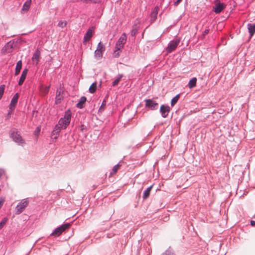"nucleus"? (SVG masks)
Masks as SVG:
<instances>
[{
  "label": "nucleus",
  "instance_id": "nucleus-20",
  "mask_svg": "<svg viewBox=\"0 0 255 255\" xmlns=\"http://www.w3.org/2000/svg\"><path fill=\"white\" fill-rule=\"evenodd\" d=\"M50 86H41L40 88V91L41 95L45 96L49 92Z\"/></svg>",
  "mask_w": 255,
  "mask_h": 255
},
{
  "label": "nucleus",
  "instance_id": "nucleus-41",
  "mask_svg": "<svg viewBox=\"0 0 255 255\" xmlns=\"http://www.w3.org/2000/svg\"><path fill=\"white\" fill-rule=\"evenodd\" d=\"M81 1L84 2H88V1H90L89 0H81Z\"/></svg>",
  "mask_w": 255,
  "mask_h": 255
},
{
  "label": "nucleus",
  "instance_id": "nucleus-5",
  "mask_svg": "<svg viewBox=\"0 0 255 255\" xmlns=\"http://www.w3.org/2000/svg\"><path fill=\"white\" fill-rule=\"evenodd\" d=\"M127 41V36L125 33H123L119 39L116 45V48L117 50L122 49Z\"/></svg>",
  "mask_w": 255,
  "mask_h": 255
},
{
  "label": "nucleus",
  "instance_id": "nucleus-12",
  "mask_svg": "<svg viewBox=\"0 0 255 255\" xmlns=\"http://www.w3.org/2000/svg\"><path fill=\"white\" fill-rule=\"evenodd\" d=\"M19 96L18 93L15 94L14 96L13 97L11 102L10 104L9 105V109L13 111L15 107V105L17 102Z\"/></svg>",
  "mask_w": 255,
  "mask_h": 255
},
{
  "label": "nucleus",
  "instance_id": "nucleus-27",
  "mask_svg": "<svg viewBox=\"0 0 255 255\" xmlns=\"http://www.w3.org/2000/svg\"><path fill=\"white\" fill-rule=\"evenodd\" d=\"M180 96L179 95H177L175 97H174L171 101V105L172 106H173L178 101L179 99Z\"/></svg>",
  "mask_w": 255,
  "mask_h": 255
},
{
  "label": "nucleus",
  "instance_id": "nucleus-36",
  "mask_svg": "<svg viewBox=\"0 0 255 255\" xmlns=\"http://www.w3.org/2000/svg\"><path fill=\"white\" fill-rule=\"evenodd\" d=\"M4 202V199L3 198H1L0 199V208H1L2 205Z\"/></svg>",
  "mask_w": 255,
  "mask_h": 255
},
{
  "label": "nucleus",
  "instance_id": "nucleus-23",
  "mask_svg": "<svg viewBox=\"0 0 255 255\" xmlns=\"http://www.w3.org/2000/svg\"><path fill=\"white\" fill-rule=\"evenodd\" d=\"M197 79L196 78H193L191 79L188 83V87L189 88L192 89L195 87L196 85Z\"/></svg>",
  "mask_w": 255,
  "mask_h": 255
},
{
  "label": "nucleus",
  "instance_id": "nucleus-4",
  "mask_svg": "<svg viewBox=\"0 0 255 255\" xmlns=\"http://www.w3.org/2000/svg\"><path fill=\"white\" fill-rule=\"evenodd\" d=\"M105 50V47L104 45L100 42L97 46V49L95 51V55L96 58H100L102 57L103 52Z\"/></svg>",
  "mask_w": 255,
  "mask_h": 255
},
{
  "label": "nucleus",
  "instance_id": "nucleus-13",
  "mask_svg": "<svg viewBox=\"0 0 255 255\" xmlns=\"http://www.w3.org/2000/svg\"><path fill=\"white\" fill-rule=\"evenodd\" d=\"M159 11L158 6H155L152 10L150 14V21L151 22H154L157 18V15Z\"/></svg>",
  "mask_w": 255,
  "mask_h": 255
},
{
  "label": "nucleus",
  "instance_id": "nucleus-18",
  "mask_svg": "<svg viewBox=\"0 0 255 255\" xmlns=\"http://www.w3.org/2000/svg\"><path fill=\"white\" fill-rule=\"evenodd\" d=\"M27 72H28L27 69H24L23 70V71H22V74L20 76V79H19V81L18 82V85L19 86L22 85V84L23 83V82L26 78Z\"/></svg>",
  "mask_w": 255,
  "mask_h": 255
},
{
  "label": "nucleus",
  "instance_id": "nucleus-6",
  "mask_svg": "<svg viewBox=\"0 0 255 255\" xmlns=\"http://www.w3.org/2000/svg\"><path fill=\"white\" fill-rule=\"evenodd\" d=\"M11 137L15 142L20 145H22L24 143V141L17 131H13L11 134Z\"/></svg>",
  "mask_w": 255,
  "mask_h": 255
},
{
  "label": "nucleus",
  "instance_id": "nucleus-40",
  "mask_svg": "<svg viewBox=\"0 0 255 255\" xmlns=\"http://www.w3.org/2000/svg\"><path fill=\"white\" fill-rule=\"evenodd\" d=\"M251 225L252 226H255V221H251Z\"/></svg>",
  "mask_w": 255,
  "mask_h": 255
},
{
  "label": "nucleus",
  "instance_id": "nucleus-24",
  "mask_svg": "<svg viewBox=\"0 0 255 255\" xmlns=\"http://www.w3.org/2000/svg\"><path fill=\"white\" fill-rule=\"evenodd\" d=\"M152 188V186H150L144 192L143 195V199H146L149 197Z\"/></svg>",
  "mask_w": 255,
  "mask_h": 255
},
{
  "label": "nucleus",
  "instance_id": "nucleus-29",
  "mask_svg": "<svg viewBox=\"0 0 255 255\" xmlns=\"http://www.w3.org/2000/svg\"><path fill=\"white\" fill-rule=\"evenodd\" d=\"M137 31V25H134L133 28H132V29L131 30V35L132 36H134L136 32Z\"/></svg>",
  "mask_w": 255,
  "mask_h": 255
},
{
  "label": "nucleus",
  "instance_id": "nucleus-3",
  "mask_svg": "<svg viewBox=\"0 0 255 255\" xmlns=\"http://www.w3.org/2000/svg\"><path fill=\"white\" fill-rule=\"evenodd\" d=\"M29 201L27 199H23L16 207V214H19L22 213L28 206Z\"/></svg>",
  "mask_w": 255,
  "mask_h": 255
},
{
  "label": "nucleus",
  "instance_id": "nucleus-22",
  "mask_svg": "<svg viewBox=\"0 0 255 255\" xmlns=\"http://www.w3.org/2000/svg\"><path fill=\"white\" fill-rule=\"evenodd\" d=\"M86 101V98L85 97H82L79 102L77 104V107L79 108H82L83 107V105Z\"/></svg>",
  "mask_w": 255,
  "mask_h": 255
},
{
  "label": "nucleus",
  "instance_id": "nucleus-33",
  "mask_svg": "<svg viewBox=\"0 0 255 255\" xmlns=\"http://www.w3.org/2000/svg\"><path fill=\"white\" fill-rule=\"evenodd\" d=\"M117 48H116V50L114 51V55L115 57H118L120 55V52L121 50H117Z\"/></svg>",
  "mask_w": 255,
  "mask_h": 255
},
{
  "label": "nucleus",
  "instance_id": "nucleus-35",
  "mask_svg": "<svg viewBox=\"0 0 255 255\" xmlns=\"http://www.w3.org/2000/svg\"><path fill=\"white\" fill-rule=\"evenodd\" d=\"M163 255H175L173 253L169 252L166 251L165 253L163 254Z\"/></svg>",
  "mask_w": 255,
  "mask_h": 255
},
{
  "label": "nucleus",
  "instance_id": "nucleus-34",
  "mask_svg": "<svg viewBox=\"0 0 255 255\" xmlns=\"http://www.w3.org/2000/svg\"><path fill=\"white\" fill-rule=\"evenodd\" d=\"M105 106H106V102L104 101L103 102V103H102V105L100 107L99 110L100 111H103L104 110V109H105Z\"/></svg>",
  "mask_w": 255,
  "mask_h": 255
},
{
  "label": "nucleus",
  "instance_id": "nucleus-32",
  "mask_svg": "<svg viewBox=\"0 0 255 255\" xmlns=\"http://www.w3.org/2000/svg\"><path fill=\"white\" fill-rule=\"evenodd\" d=\"M67 22L66 21H61L58 23V26L61 28H63L66 26Z\"/></svg>",
  "mask_w": 255,
  "mask_h": 255
},
{
  "label": "nucleus",
  "instance_id": "nucleus-14",
  "mask_svg": "<svg viewBox=\"0 0 255 255\" xmlns=\"http://www.w3.org/2000/svg\"><path fill=\"white\" fill-rule=\"evenodd\" d=\"M93 31L91 29H88L86 34L84 37L83 44L86 45L87 41H88L93 35Z\"/></svg>",
  "mask_w": 255,
  "mask_h": 255
},
{
  "label": "nucleus",
  "instance_id": "nucleus-11",
  "mask_svg": "<svg viewBox=\"0 0 255 255\" xmlns=\"http://www.w3.org/2000/svg\"><path fill=\"white\" fill-rule=\"evenodd\" d=\"M12 43L8 42L2 48L1 52L2 54L10 53L12 51Z\"/></svg>",
  "mask_w": 255,
  "mask_h": 255
},
{
  "label": "nucleus",
  "instance_id": "nucleus-16",
  "mask_svg": "<svg viewBox=\"0 0 255 255\" xmlns=\"http://www.w3.org/2000/svg\"><path fill=\"white\" fill-rule=\"evenodd\" d=\"M157 105L158 104L152 100H145V106L150 108L151 110L154 109Z\"/></svg>",
  "mask_w": 255,
  "mask_h": 255
},
{
  "label": "nucleus",
  "instance_id": "nucleus-8",
  "mask_svg": "<svg viewBox=\"0 0 255 255\" xmlns=\"http://www.w3.org/2000/svg\"><path fill=\"white\" fill-rule=\"evenodd\" d=\"M180 42V39H176L173 41H171L168 47L166 48V51L168 53H170L172 51H174L177 46L178 45L179 43Z\"/></svg>",
  "mask_w": 255,
  "mask_h": 255
},
{
  "label": "nucleus",
  "instance_id": "nucleus-26",
  "mask_svg": "<svg viewBox=\"0 0 255 255\" xmlns=\"http://www.w3.org/2000/svg\"><path fill=\"white\" fill-rule=\"evenodd\" d=\"M123 77V75H119L115 80L112 83V86H116L117 85H118V84L119 83V82L121 81V79Z\"/></svg>",
  "mask_w": 255,
  "mask_h": 255
},
{
  "label": "nucleus",
  "instance_id": "nucleus-39",
  "mask_svg": "<svg viewBox=\"0 0 255 255\" xmlns=\"http://www.w3.org/2000/svg\"><path fill=\"white\" fill-rule=\"evenodd\" d=\"M209 29H206L204 32H203V34L204 35H206L207 34H208L209 33Z\"/></svg>",
  "mask_w": 255,
  "mask_h": 255
},
{
  "label": "nucleus",
  "instance_id": "nucleus-1",
  "mask_svg": "<svg viewBox=\"0 0 255 255\" xmlns=\"http://www.w3.org/2000/svg\"><path fill=\"white\" fill-rule=\"evenodd\" d=\"M71 112L70 111H67L65 112L64 118H61L58 122V125L56 127L57 128L58 132L60 129H65L70 124L71 121Z\"/></svg>",
  "mask_w": 255,
  "mask_h": 255
},
{
  "label": "nucleus",
  "instance_id": "nucleus-21",
  "mask_svg": "<svg viewBox=\"0 0 255 255\" xmlns=\"http://www.w3.org/2000/svg\"><path fill=\"white\" fill-rule=\"evenodd\" d=\"M22 68V61L21 60L18 61L16 65L15 70V75H18Z\"/></svg>",
  "mask_w": 255,
  "mask_h": 255
},
{
  "label": "nucleus",
  "instance_id": "nucleus-37",
  "mask_svg": "<svg viewBox=\"0 0 255 255\" xmlns=\"http://www.w3.org/2000/svg\"><path fill=\"white\" fill-rule=\"evenodd\" d=\"M90 1L93 3H99L100 2V0H89Z\"/></svg>",
  "mask_w": 255,
  "mask_h": 255
},
{
  "label": "nucleus",
  "instance_id": "nucleus-42",
  "mask_svg": "<svg viewBox=\"0 0 255 255\" xmlns=\"http://www.w3.org/2000/svg\"><path fill=\"white\" fill-rule=\"evenodd\" d=\"M37 131L38 132L40 131V128L39 127H37L36 128Z\"/></svg>",
  "mask_w": 255,
  "mask_h": 255
},
{
  "label": "nucleus",
  "instance_id": "nucleus-19",
  "mask_svg": "<svg viewBox=\"0 0 255 255\" xmlns=\"http://www.w3.org/2000/svg\"><path fill=\"white\" fill-rule=\"evenodd\" d=\"M248 29L250 37H252L255 33V24L249 23L248 24Z\"/></svg>",
  "mask_w": 255,
  "mask_h": 255
},
{
  "label": "nucleus",
  "instance_id": "nucleus-25",
  "mask_svg": "<svg viewBox=\"0 0 255 255\" xmlns=\"http://www.w3.org/2000/svg\"><path fill=\"white\" fill-rule=\"evenodd\" d=\"M97 89V83H93L89 88V91L91 93H94Z\"/></svg>",
  "mask_w": 255,
  "mask_h": 255
},
{
  "label": "nucleus",
  "instance_id": "nucleus-15",
  "mask_svg": "<svg viewBox=\"0 0 255 255\" xmlns=\"http://www.w3.org/2000/svg\"><path fill=\"white\" fill-rule=\"evenodd\" d=\"M170 111V108L168 106L162 105L160 107V112L163 118H166Z\"/></svg>",
  "mask_w": 255,
  "mask_h": 255
},
{
  "label": "nucleus",
  "instance_id": "nucleus-30",
  "mask_svg": "<svg viewBox=\"0 0 255 255\" xmlns=\"http://www.w3.org/2000/svg\"><path fill=\"white\" fill-rule=\"evenodd\" d=\"M5 86L2 85L0 86V99L2 98L4 91Z\"/></svg>",
  "mask_w": 255,
  "mask_h": 255
},
{
  "label": "nucleus",
  "instance_id": "nucleus-31",
  "mask_svg": "<svg viewBox=\"0 0 255 255\" xmlns=\"http://www.w3.org/2000/svg\"><path fill=\"white\" fill-rule=\"evenodd\" d=\"M7 221V219L6 218H3L2 221L0 223V228L1 229L4 225L6 224Z\"/></svg>",
  "mask_w": 255,
  "mask_h": 255
},
{
  "label": "nucleus",
  "instance_id": "nucleus-38",
  "mask_svg": "<svg viewBox=\"0 0 255 255\" xmlns=\"http://www.w3.org/2000/svg\"><path fill=\"white\" fill-rule=\"evenodd\" d=\"M182 1V0H177L175 2H174V5L175 6H177V5L179 4V3Z\"/></svg>",
  "mask_w": 255,
  "mask_h": 255
},
{
  "label": "nucleus",
  "instance_id": "nucleus-7",
  "mask_svg": "<svg viewBox=\"0 0 255 255\" xmlns=\"http://www.w3.org/2000/svg\"><path fill=\"white\" fill-rule=\"evenodd\" d=\"M225 4L223 3H221L219 0H216L215 1L214 11L216 13H219L225 8Z\"/></svg>",
  "mask_w": 255,
  "mask_h": 255
},
{
  "label": "nucleus",
  "instance_id": "nucleus-17",
  "mask_svg": "<svg viewBox=\"0 0 255 255\" xmlns=\"http://www.w3.org/2000/svg\"><path fill=\"white\" fill-rule=\"evenodd\" d=\"M31 3V0H27L23 4L21 9V12L25 13L29 10Z\"/></svg>",
  "mask_w": 255,
  "mask_h": 255
},
{
  "label": "nucleus",
  "instance_id": "nucleus-28",
  "mask_svg": "<svg viewBox=\"0 0 255 255\" xmlns=\"http://www.w3.org/2000/svg\"><path fill=\"white\" fill-rule=\"evenodd\" d=\"M121 165L119 164L116 165L113 168L112 172L111 173V175L112 176L113 174L117 173L118 170L119 169Z\"/></svg>",
  "mask_w": 255,
  "mask_h": 255
},
{
  "label": "nucleus",
  "instance_id": "nucleus-9",
  "mask_svg": "<svg viewBox=\"0 0 255 255\" xmlns=\"http://www.w3.org/2000/svg\"><path fill=\"white\" fill-rule=\"evenodd\" d=\"M41 57V52L40 49H37L32 57V61L33 64L37 65L38 64L39 59Z\"/></svg>",
  "mask_w": 255,
  "mask_h": 255
},
{
  "label": "nucleus",
  "instance_id": "nucleus-10",
  "mask_svg": "<svg viewBox=\"0 0 255 255\" xmlns=\"http://www.w3.org/2000/svg\"><path fill=\"white\" fill-rule=\"evenodd\" d=\"M64 98V90L62 88H59L56 91L55 98V103L58 104L61 103Z\"/></svg>",
  "mask_w": 255,
  "mask_h": 255
},
{
  "label": "nucleus",
  "instance_id": "nucleus-2",
  "mask_svg": "<svg viewBox=\"0 0 255 255\" xmlns=\"http://www.w3.org/2000/svg\"><path fill=\"white\" fill-rule=\"evenodd\" d=\"M70 226L71 225L69 223L63 224L61 226L56 228L53 232L51 234V235L58 237L61 235V234L66 229H69Z\"/></svg>",
  "mask_w": 255,
  "mask_h": 255
}]
</instances>
